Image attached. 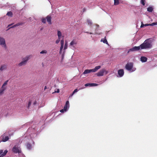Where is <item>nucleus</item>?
<instances>
[{"label": "nucleus", "mask_w": 157, "mask_h": 157, "mask_svg": "<svg viewBox=\"0 0 157 157\" xmlns=\"http://www.w3.org/2000/svg\"><path fill=\"white\" fill-rule=\"evenodd\" d=\"M82 89V88H80V89Z\"/></svg>", "instance_id": "nucleus-56"}, {"label": "nucleus", "mask_w": 157, "mask_h": 157, "mask_svg": "<svg viewBox=\"0 0 157 157\" xmlns=\"http://www.w3.org/2000/svg\"><path fill=\"white\" fill-rule=\"evenodd\" d=\"M65 52V51H64L63 54H62V60L64 58V53Z\"/></svg>", "instance_id": "nucleus-37"}, {"label": "nucleus", "mask_w": 157, "mask_h": 157, "mask_svg": "<svg viewBox=\"0 0 157 157\" xmlns=\"http://www.w3.org/2000/svg\"><path fill=\"white\" fill-rule=\"evenodd\" d=\"M152 41L151 38L146 39L144 42L140 45L141 49H150L152 47Z\"/></svg>", "instance_id": "nucleus-1"}, {"label": "nucleus", "mask_w": 157, "mask_h": 157, "mask_svg": "<svg viewBox=\"0 0 157 157\" xmlns=\"http://www.w3.org/2000/svg\"><path fill=\"white\" fill-rule=\"evenodd\" d=\"M60 111L61 113H64V112H65V110L64 109V108L63 109H62L60 110Z\"/></svg>", "instance_id": "nucleus-38"}, {"label": "nucleus", "mask_w": 157, "mask_h": 157, "mask_svg": "<svg viewBox=\"0 0 157 157\" xmlns=\"http://www.w3.org/2000/svg\"><path fill=\"white\" fill-rule=\"evenodd\" d=\"M51 19L52 17L49 15H48L46 17L47 21L49 24H52Z\"/></svg>", "instance_id": "nucleus-16"}, {"label": "nucleus", "mask_w": 157, "mask_h": 157, "mask_svg": "<svg viewBox=\"0 0 157 157\" xmlns=\"http://www.w3.org/2000/svg\"><path fill=\"white\" fill-rule=\"evenodd\" d=\"M31 101H29L28 103V108H29V107L31 105Z\"/></svg>", "instance_id": "nucleus-42"}, {"label": "nucleus", "mask_w": 157, "mask_h": 157, "mask_svg": "<svg viewBox=\"0 0 157 157\" xmlns=\"http://www.w3.org/2000/svg\"><path fill=\"white\" fill-rule=\"evenodd\" d=\"M87 22L88 23V25L90 26L91 31H92V25L93 24V22L92 20L89 19H87Z\"/></svg>", "instance_id": "nucleus-15"}, {"label": "nucleus", "mask_w": 157, "mask_h": 157, "mask_svg": "<svg viewBox=\"0 0 157 157\" xmlns=\"http://www.w3.org/2000/svg\"><path fill=\"white\" fill-rule=\"evenodd\" d=\"M7 65L6 64L1 65L0 67V71H2L6 70L7 68Z\"/></svg>", "instance_id": "nucleus-12"}, {"label": "nucleus", "mask_w": 157, "mask_h": 157, "mask_svg": "<svg viewBox=\"0 0 157 157\" xmlns=\"http://www.w3.org/2000/svg\"><path fill=\"white\" fill-rule=\"evenodd\" d=\"M144 26V24H143L142 23H141V25L140 26V28H143V27Z\"/></svg>", "instance_id": "nucleus-44"}, {"label": "nucleus", "mask_w": 157, "mask_h": 157, "mask_svg": "<svg viewBox=\"0 0 157 157\" xmlns=\"http://www.w3.org/2000/svg\"><path fill=\"white\" fill-rule=\"evenodd\" d=\"M13 24H10L7 27H10V26H11V25H13Z\"/></svg>", "instance_id": "nucleus-47"}, {"label": "nucleus", "mask_w": 157, "mask_h": 157, "mask_svg": "<svg viewBox=\"0 0 157 157\" xmlns=\"http://www.w3.org/2000/svg\"><path fill=\"white\" fill-rule=\"evenodd\" d=\"M0 157H3L2 156H0Z\"/></svg>", "instance_id": "nucleus-57"}, {"label": "nucleus", "mask_w": 157, "mask_h": 157, "mask_svg": "<svg viewBox=\"0 0 157 157\" xmlns=\"http://www.w3.org/2000/svg\"><path fill=\"white\" fill-rule=\"evenodd\" d=\"M108 73V71L104 68L98 72L96 73V75L98 76H101L104 75V73H105V75H106Z\"/></svg>", "instance_id": "nucleus-6"}, {"label": "nucleus", "mask_w": 157, "mask_h": 157, "mask_svg": "<svg viewBox=\"0 0 157 157\" xmlns=\"http://www.w3.org/2000/svg\"><path fill=\"white\" fill-rule=\"evenodd\" d=\"M47 53V52L46 50H42L40 52V53L41 54H46Z\"/></svg>", "instance_id": "nucleus-31"}, {"label": "nucleus", "mask_w": 157, "mask_h": 157, "mask_svg": "<svg viewBox=\"0 0 157 157\" xmlns=\"http://www.w3.org/2000/svg\"><path fill=\"white\" fill-rule=\"evenodd\" d=\"M36 136V134L33 133H31L30 136V139L29 140V141L26 144V147L29 150L32 149L34 145V142L33 140V138Z\"/></svg>", "instance_id": "nucleus-2"}, {"label": "nucleus", "mask_w": 157, "mask_h": 157, "mask_svg": "<svg viewBox=\"0 0 157 157\" xmlns=\"http://www.w3.org/2000/svg\"><path fill=\"white\" fill-rule=\"evenodd\" d=\"M145 0H141L140 2L141 4L143 6H144L145 5Z\"/></svg>", "instance_id": "nucleus-32"}, {"label": "nucleus", "mask_w": 157, "mask_h": 157, "mask_svg": "<svg viewBox=\"0 0 157 157\" xmlns=\"http://www.w3.org/2000/svg\"><path fill=\"white\" fill-rule=\"evenodd\" d=\"M60 39H61V38H58V39L56 41V44H58L60 41Z\"/></svg>", "instance_id": "nucleus-35"}, {"label": "nucleus", "mask_w": 157, "mask_h": 157, "mask_svg": "<svg viewBox=\"0 0 157 157\" xmlns=\"http://www.w3.org/2000/svg\"><path fill=\"white\" fill-rule=\"evenodd\" d=\"M17 27V26H16V24H15L14 25H13V26L11 27V28H14L15 27Z\"/></svg>", "instance_id": "nucleus-46"}, {"label": "nucleus", "mask_w": 157, "mask_h": 157, "mask_svg": "<svg viewBox=\"0 0 157 157\" xmlns=\"http://www.w3.org/2000/svg\"><path fill=\"white\" fill-rule=\"evenodd\" d=\"M98 84L94 83H87L85 84V86H89L90 87L94 86H98Z\"/></svg>", "instance_id": "nucleus-14"}, {"label": "nucleus", "mask_w": 157, "mask_h": 157, "mask_svg": "<svg viewBox=\"0 0 157 157\" xmlns=\"http://www.w3.org/2000/svg\"><path fill=\"white\" fill-rule=\"evenodd\" d=\"M42 22L44 23H46V19L44 18H42L41 19Z\"/></svg>", "instance_id": "nucleus-33"}, {"label": "nucleus", "mask_w": 157, "mask_h": 157, "mask_svg": "<svg viewBox=\"0 0 157 157\" xmlns=\"http://www.w3.org/2000/svg\"><path fill=\"white\" fill-rule=\"evenodd\" d=\"M69 107V102L68 101H66L65 104L63 108L65 110V112L67 111L68 110Z\"/></svg>", "instance_id": "nucleus-11"}, {"label": "nucleus", "mask_w": 157, "mask_h": 157, "mask_svg": "<svg viewBox=\"0 0 157 157\" xmlns=\"http://www.w3.org/2000/svg\"><path fill=\"white\" fill-rule=\"evenodd\" d=\"M24 24V22H18L16 24V26H18L19 25H22Z\"/></svg>", "instance_id": "nucleus-29"}, {"label": "nucleus", "mask_w": 157, "mask_h": 157, "mask_svg": "<svg viewBox=\"0 0 157 157\" xmlns=\"http://www.w3.org/2000/svg\"><path fill=\"white\" fill-rule=\"evenodd\" d=\"M153 8L151 6H149L147 8V11L149 12H151L153 11Z\"/></svg>", "instance_id": "nucleus-22"}, {"label": "nucleus", "mask_w": 157, "mask_h": 157, "mask_svg": "<svg viewBox=\"0 0 157 157\" xmlns=\"http://www.w3.org/2000/svg\"><path fill=\"white\" fill-rule=\"evenodd\" d=\"M101 41H102L103 43L106 44H108V42L107 40L106 39H102L101 40Z\"/></svg>", "instance_id": "nucleus-23"}, {"label": "nucleus", "mask_w": 157, "mask_h": 157, "mask_svg": "<svg viewBox=\"0 0 157 157\" xmlns=\"http://www.w3.org/2000/svg\"><path fill=\"white\" fill-rule=\"evenodd\" d=\"M30 128H29V129L28 130V131H27L28 132L29 131V130H30Z\"/></svg>", "instance_id": "nucleus-54"}, {"label": "nucleus", "mask_w": 157, "mask_h": 157, "mask_svg": "<svg viewBox=\"0 0 157 157\" xmlns=\"http://www.w3.org/2000/svg\"><path fill=\"white\" fill-rule=\"evenodd\" d=\"M3 153V150H0V154L1 155L0 156H2V154Z\"/></svg>", "instance_id": "nucleus-40"}, {"label": "nucleus", "mask_w": 157, "mask_h": 157, "mask_svg": "<svg viewBox=\"0 0 157 157\" xmlns=\"http://www.w3.org/2000/svg\"><path fill=\"white\" fill-rule=\"evenodd\" d=\"M29 19L30 20H31V17H30V18H29Z\"/></svg>", "instance_id": "nucleus-55"}, {"label": "nucleus", "mask_w": 157, "mask_h": 157, "mask_svg": "<svg viewBox=\"0 0 157 157\" xmlns=\"http://www.w3.org/2000/svg\"><path fill=\"white\" fill-rule=\"evenodd\" d=\"M101 67L100 66H98L95 67L94 69H86L85 70L83 73V74H86L91 72H94L97 71L98 69H100Z\"/></svg>", "instance_id": "nucleus-4"}, {"label": "nucleus", "mask_w": 157, "mask_h": 157, "mask_svg": "<svg viewBox=\"0 0 157 157\" xmlns=\"http://www.w3.org/2000/svg\"><path fill=\"white\" fill-rule=\"evenodd\" d=\"M48 1L51 4V0H48Z\"/></svg>", "instance_id": "nucleus-53"}, {"label": "nucleus", "mask_w": 157, "mask_h": 157, "mask_svg": "<svg viewBox=\"0 0 157 157\" xmlns=\"http://www.w3.org/2000/svg\"><path fill=\"white\" fill-rule=\"evenodd\" d=\"M59 92V89H57L56 91H55V93H58Z\"/></svg>", "instance_id": "nucleus-43"}, {"label": "nucleus", "mask_w": 157, "mask_h": 157, "mask_svg": "<svg viewBox=\"0 0 157 157\" xmlns=\"http://www.w3.org/2000/svg\"><path fill=\"white\" fill-rule=\"evenodd\" d=\"M77 44V42L74 40H73L70 43V46H71V48L73 49L75 48V46Z\"/></svg>", "instance_id": "nucleus-9"}, {"label": "nucleus", "mask_w": 157, "mask_h": 157, "mask_svg": "<svg viewBox=\"0 0 157 157\" xmlns=\"http://www.w3.org/2000/svg\"><path fill=\"white\" fill-rule=\"evenodd\" d=\"M9 139V137L7 136H6L4 135L2 136V141L3 142H6L8 141Z\"/></svg>", "instance_id": "nucleus-13"}, {"label": "nucleus", "mask_w": 157, "mask_h": 157, "mask_svg": "<svg viewBox=\"0 0 157 157\" xmlns=\"http://www.w3.org/2000/svg\"><path fill=\"white\" fill-rule=\"evenodd\" d=\"M13 15V13L11 11H8V12H7V13H6V15H7L10 17H12Z\"/></svg>", "instance_id": "nucleus-20"}, {"label": "nucleus", "mask_w": 157, "mask_h": 157, "mask_svg": "<svg viewBox=\"0 0 157 157\" xmlns=\"http://www.w3.org/2000/svg\"><path fill=\"white\" fill-rule=\"evenodd\" d=\"M37 101H35L33 103V104L34 105H35L36 104H37Z\"/></svg>", "instance_id": "nucleus-45"}, {"label": "nucleus", "mask_w": 157, "mask_h": 157, "mask_svg": "<svg viewBox=\"0 0 157 157\" xmlns=\"http://www.w3.org/2000/svg\"><path fill=\"white\" fill-rule=\"evenodd\" d=\"M135 51H139L140 49H141L140 45L139 46H135L133 47Z\"/></svg>", "instance_id": "nucleus-19"}, {"label": "nucleus", "mask_w": 157, "mask_h": 157, "mask_svg": "<svg viewBox=\"0 0 157 157\" xmlns=\"http://www.w3.org/2000/svg\"><path fill=\"white\" fill-rule=\"evenodd\" d=\"M62 51H60V50H59V53L60 54H61L62 53Z\"/></svg>", "instance_id": "nucleus-50"}, {"label": "nucleus", "mask_w": 157, "mask_h": 157, "mask_svg": "<svg viewBox=\"0 0 157 157\" xmlns=\"http://www.w3.org/2000/svg\"><path fill=\"white\" fill-rule=\"evenodd\" d=\"M0 45L3 48L5 49L7 48V46L6 43V41L5 39L0 36Z\"/></svg>", "instance_id": "nucleus-7"}, {"label": "nucleus", "mask_w": 157, "mask_h": 157, "mask_svg": "<svg viewBox=\"0 0 157 157\" xmlns=\"http://www.w3.org/2000/svg\"><path fill=\"white\" fill-rule=\"evenodd\" d=\"M11 28V27H9L7 30H9Z\"/></svg>", "instance_id": "nucleus-52"}, {"label": "nucleus", "mask_w": 157, "mask_h": 157, "mask_svg": "<svg viewBox=\"0 0 157 157\" xmlns=\"http://www.w3.org/2000/svg\"><path fill=\"white\" fill-rule=\"evenodd\" d=\"M12 151H13L15 154L17 153L19 154L21 152L20 148L17 145L13 147L12 149Z\"/></svg>", "instance_id": "nucleus-8"}, {"label": "nucleus", "mask_w": 157, "mask_h": 157, "mask_svg": "<svg viewBox=\"0 0 157 157\" xmlns=\"http://www.w3.org/2000/svg\"><path fill=\"white\" fill-rule=\"evenodd\" d=\"M133 64L132 62L127 63L125 66V69L130 73L134 72L136 70V69L133 67Z\"/></svg>", "instance_id": "nucleus-3"}, {"label": "nucleus", "mask_w": 157, "mask_h": 157, "mask_svg": "<svg viewBox=\"0 0 157 157\" xmlns=\"http://www.w3.org/2000/svg\"><path fill=\"white\" fill-rule=\"evenodd\" d=\"M114 5H117L119 4V0H114Z\"/></svg>", "instance_id": "nucleus-25"}, {"label": "nucleus", "mask_w": 157, "mask_h": 157, "mask_svg": "<svg viewBox=\"0 0 157 157\" xmlns=\"http://www.w3.org/2000/svg\"><path fill=\"white\" fill-rule=\"evenodd\" d=\"M157 25V22H153L151 24H144V26H153L155 25Z\"/></svg>", "instance_id": "nucleus-18"}, {"label": "nucleus", "mask_w": 157, "mask_h": 157, "mask_svg": "<svg viewBox=\"0 0 157 157\" xmlns=\"http://www.w3.org/2000/svg\"><path fill=\"white\" fill-rule=\"evenodd\" d=\"M124 72L123 69H120L118 71V76H117L119 77H122L124 75Z\"/></svg>", "instance_id": "nucleus-10"}, {"label": "nucleus", "mask_w": 157, "mask_h": 157, "mask_svg": "<svg viewBox=\"0 0 157 157\" xmlns=\"http://www.w3.org/2000/svg\"><path fill=\"white\" fill-rule=\"evenodd\" d=\"M86 33H90V34H94V33H91V32H90V33H89L88 32H85Z\"/></svg>", "instance_id": "nucleus-48"}, {"label": "nucleus", "mask_w": 157, "mask_h": 157, "mask_svg": "<svg viewBox=\"0 0 157 157\" xmlns=\"http://www.w3.org/2000/svg\"><path fill=\"white\" fill-rule=\"evenodd\" d=\"M57 36L58 38H61L62 33L59 30L57 31Z\"/></svg>", "instance_id": "nucleus-21"}, {"label": "nucleus", "mask_w": 157, "mask_h": 157, "mask_svg": "<svg viewBox=\"0 0 157 157\" xmlns=\"http://www.w3.org/2000/svg\"><path fill=\"white\" fill-rule=\"evenodd\" d=\"M135 52V51H134V48H133V47L132 48L129 49L128 50V52H127V53L128 54L129 52Z\"/></svg>", "instance_id": "nucleus-28"}, {"label": "nucleus", "mask_w": 157, "mask_h": 157, "mask_svg": "<svg viewBox=\"0 0 157 157\" xmlns=\"http://www.w3.org/2000/svg\"><path fill=\"white\" fill-rule=\"evenodd\" d=\"M64 41L63 39L61 40L60 41V44L61 45H64Z\"/></svg>", "instance_id": "nucleus-34"}, {"label": "nucleus", "mask_w": 157, "mask_h": 157, "mask_svg": "<svg viewBox=\"0 0 157 157\" xmlns=\"http://www.w3.org/2000/svg\"><path fill=\"white\" fill-rule=\"evenodd\" d=\"M78 90L77 89H75L74 91L73 92V94H74L76 92L78 91Z\"/></svg>", "instance_id": "nucleus-36"}, {"label": "nucleus", "mask_w": 157, "mask_h": 157, "mask_svg": "<svg viewBox=\"0 0 157 157\" xmlns=\"http://www.w3.org/2000/svg\"><path fill=\"white\" fill-rule=\"evenodd\" d=\"M8 82V80H7L6 81L4 82V83L2 85V88H5V86L7 84V82Z\"/></svg>", "instance_id": "nucleus-27"}, {"label": "nucleus", "mask_w": 157, "mask_h": 157, "mask_svg": "<svg viewBox=\"0 0 157 157\" xmlns=\"http://www.w3.org/2000/svg\"><path fill=\"white\" fill-rule=\"evenodd\" d=\"M74 94H73V93L71 94V95L69 97H71Z\"/></svg>", "instance_id": "nucleus-49"}, {"label": "nucleus", "mask_w": 157, "mask_h": 157, "mask_svg": "<svg viewBox=\"0 0 157 157\" xmlns=\"http://www.w3.org/2000/svg\"><path fill=\"white\" fill-rule=\"evenodd\" d=\"M67 47H68L67 42V41H65V44H64V51L67 48Z\"/></svg>", "instance_id": "nucleus-24"}, {"label": "nucleus", "mask_w": 157, "mask_h": 157, "mask_svg": "<svg viewBox=\"0 0 157 157\" xmlns=\"http://www.w3.org/2000/svg\"><path fill=\"white\" fill-rule=\"evenodd\" d=\"M147 58L144 56H141L140 58V60L142 62H145L147 61Z\"/></svg>", "instance_id": "nucleus-17"}, {"label": "nucleus", "mask_w": 157, "mask_h": 157, "mask_svg": "<svg viewBox=\"0 0 157 157\" xmlns=\"http://www.w3.org/2000/svg\"><path fill=\"white\" fill-rule=\"evenodd\" d=\"M63 46L64 45H61V46L60 48V50L61 51L62 50V49L63 48Z\"/></svg>", "instance_id": "nucleus-39"}, {"label": "nucleus", "mask_w": 157, "mask_h": 157, "mask_svg": "<svg viewBox=\"0 0 157 157\" xmlns=\"http://www.w3.org/2000/svg\"><path fill=\"white\" fill-rule=\"evenodd\" d=\"M47 88V86H45L44 87V90H45Z\"/></svg>", "instance_id": "nucleus-51"}, {"label": "nucleus", "mask_w": 157, "mask_h": 157, "mask_svg": "<svg viewBox=\"0 0 157 157\" xmlns=\"http://www.w3.org/2000/svg\"><path fill=\"white\" fill-rule=\"evenodd\" d=\"M95 26L96 27V28H95V31H96L97 30L98 28L99 27V25H95Z\"/></svg>", "instance_id": "nucleus-41"}, {"label": "nucleus", "mask_w": 157, "mask_h": 157, "mask_svg": "<svg viewBox=\"0 0 157 157\" xmlns=\"http://www.w3.org/2000/svg\"><path fill=\"white\" fill-rule=\"evenodd\" d=\"M7 152H8V151L6 150H5L4 152L2 153V157H3L4 156H5L6 155V154H7Z\"/></svg>", "instance_id": "nucleus-30"}, {"label": "nucleus", "mask_w": 157, "mask_h": 157, "mask_svg": "<svg viewBox=\"0 0 157 157\" xmlns=\"http://www.w3.org/2000/svg\"><path fill=\"white\" fill-rule=\"evenodd\" d=\"M6 90V88H1V89L0 90V94H2L4 91Z\"/></svg>", "instance_id": "nucleus-26"}, {"label": "nucleus", "mask_w": 157, "mask_h": 157, "mask_svg": "<svg viewBox=\"0 0 157 157\" xmlns=\"http://www.w3.org/2000/svg\"><path fill=\"white\" fill-rule=\"evenodd\" d=\"M29 59V56H27L25 58H23L22 59V61L19 63L18 65V66L20 67L25 65L26 64L27 61Z\"/></svg>", "instance_id": "nucleus-5"}]
</instances>
